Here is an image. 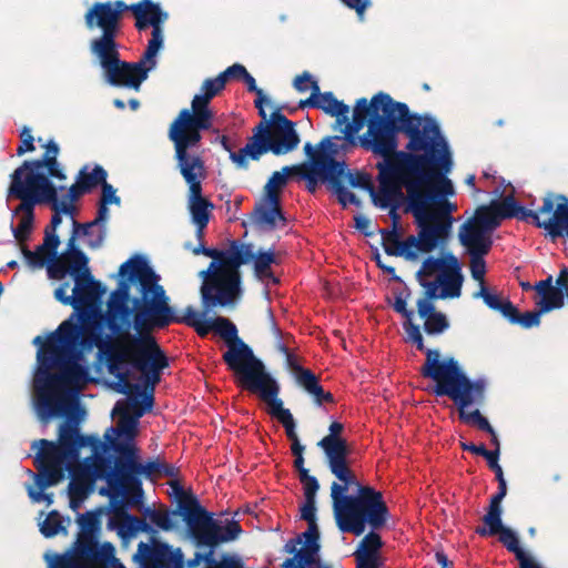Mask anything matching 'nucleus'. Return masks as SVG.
I'll return each instance as SVG.
<instances>
[{
	"mask_svg": "<svg viewBox=\"0 0 568 568\" xmlns=\"http://www.w3.org/2000/svg\"><path fill=\"white\" fill-rule=\"evenodd\" d=\"M470 255V272L474 280L479 282L481 286L485 284L486 262L485 254H469Z\"/></svg>",
	"mask_w": 568,
	"mask_h": 568,
	"instance_id": "55",
	"label": "nucleus"
},
{
	"mask_svg": "<svg viewBox=\"0 0 568 568\" xmlns=\"http://www.w3.org/2000/svg\"><path fill=\"white\" fill-rule=\"evenodd\" d=\"M109 525L124 542L134 538L140 531H150V527L145 521L130 514H122L111 518Z\"/></svg>",
	"mask_w": 568,
	"mask_h": 568,
	"instance_id": "40",
	"label": "nucleus"
},
{
	"mask_svg": "<svg viewBox=\"0 0 568 568\" xmlns=\"http://www.w3.org/2000/svg\"><path fill=\"white\" fill-rule=\"evenodd\" d=\"M79 437L85 442L82 447L91 448V456L84 458L83 463L73 467L72 479L69 484L70 507L78 510L82 503L93 491L94 484L98 479L105 478L109 470V463L102 457L106 452V445L95 436H83L79 433Z\"/></svg>",
	"mask_w": 568,
	"mask_h": 568,
	"instance_id": "20",
	"label": "nucleus"
},
{
	"mask_svg": "<svg viewBox=\"0 0 568 568\" xmlns=\"http://www.w3.org/2000/svg\"><path fill=\"white\" fill-rule=\"evenodd\" d=\"M134 372H139L138 369H132L128 374V383L130 388L128 392H120L121 394L128 395L126 399L118 400L112 409V414L116 413H125L131 416H136V418H141L148 410H150L153 406V393L155 389V384L153 387L146 383L145 376L143 373L141 374V384H134L131 382V376Z\"/></svg>",
	"mask_w": 568,
	"mask_h": 568,
	"instance_id": "26",
	"label": "nucleus"
},
{
	"mask_svg": "<svg viewBox=\"0 0 568 568\" xmlns=\"http://www.w3.org/2000/svg\"><path fill=\"white\" fill-rule=\"evenodd\" d=\"M545 312H540V308L538 307L537 311L532 312H526L524 314H520L518 312V316L515 320V324H520L525 328H530L534 326H538L540 323V316Z\"/></svg>",
	"mask_w": 568,
	"mask_h": 568,
	"instance_id": "58",
	"label": "nucleus"
},
{
	"mask_svg": "<svg viewBox=\"0 0 568 568\" xmlns=\"http://www.w3.org/2000/svg\"><path fill=\"white\" fill-rule=\"evenodd\" d=\"M178 507L190 538L199 548L206 547L215 552V547L236 539L242 531L237 521L215 518L214 514L207 511L194 496L183 494ZM176 516V511L166 509H146L144 513L145 519L151 525L164 531H171L178 527Z\"/></svg>",
	"mask_w": 568,
	"mask_h": 568,
	"instance_id": "9",
	"label": "nucleus"
},
{
	"mask_svg": "<svg viewBox=\"0 0 568 568\" xmlns=\"http://www.w3.org/2000/svg\"><path fill=\"white\" fill-rule=\"evenodd\" d=\"M371 108V104L368 105L366 99H359L356 102V105L354 108L353 112V121L352 123H347L345 126V135L346 140L352 144H356V134L361 131V129L364 125L365 119L368 114V111Z\"/></svg>",
	"mask_w": 568,
	"mask_h": 568,
	"instance_id": "45",
	"label": "nucleus"
},
{
	"mask_svg": "<svg viewBox=\"0 0 568 568\" xmlns=\"http://www.w3.org/2000/svg\"><path fill=\"white\" fill-rule=\"evenodd\" d=\"M129 298L130 288L124 282L120 283L119 287L110 295L104 316H106L108 326L113 334H118L121 326L130 322L132 312L129 307Z\"/></svg>",
	"mask_w": 568,
	"mask_h": 568,
	"instance_id": "30",
	"label": "nucleus"
},
{
	"mask_svg": "<svg viewBox=\"0 0 568 568\" xmlns=\"http://www.w3.org/2000/svg\"><path fill=\"white\" fill-rule=\"evenodd\" d=\"M499 541L510 551L516 555V557L521 561L523 558H526L523 549L519 545V539L517 535L509 528L505 527L501 531H499Z\"/></svg>",
	"mask_w": 568,
	"mask_h": 568,
	"instance_id": "52",
	"label": "nucleus"
},
{
	"mask_svg": "<svg viewBox=\"0 0 568 568\" xmlns=\"http://www.w3.org/2000/svg\"><path fill=\"white\" fill-rule=\"evenodd\" d=\"M314 84H317V82L307 72L296 77L294 80V88L300 92H306L308 90L314 92Z\"/></svg>",
	"mask_w": 568,
	"mask_h": 568,
	"instance_id": "61",
	"label": "nucleus"
},
{
	"mask_svg": "<svg viewBox=\"0 0 568 568\" xmlns=\"http://www.w3.org/2000/svg\"><path fill=\"white\" fill-rule=\"evenodd\" d=\"M131 10L135 18V27L139 31L152 28L151 39L146 47V59L158 57L159 51L163 47L162 23L166 19L159 4L152 3L150 0H143L138 4H132Z\"/></svg>",
	"mask_w": 568,
	"mask_h": 568,
	"instance_id": "25",
	"label": "nucleus"
},
{
	"mask_svg": "<svg viewBox=\"0 0 568 568\" xmlns=\"http://www.w3.org/2000/svg\"><path fill=\"white\" fill-rule=\"evenodd\" d=\"M336 193L338 201L342 203L343 206H346L348 204L359 205V201L357 200L356 195L348 189L341 186L337 189Z\"/></svg>",
	"mask_w": 568,
	"mask_h": 568,
	"instance_id": "63",
	"label": "nucleus"
},
{
	"mask_svg": "<svg viewBox=\"0 0 568 568\" xmlns=\"http://www.w3.org/2000/svg\"><path fill=\"white\" fill-rule=\"evenodd\" d=\"M59 153V146L55 142L50 141L45 145V153L42 160H36L34 162H42L41 168L48 172V175L58 180H64L65 175L60 168V163L57 160Z\"/></svg>",
	"mask_w": 568,
	"mask_h": 568,
	"instance_id": "46",
	"label": "nucleus"
},
{
	"mask_svg": "<svg viewBox=\"0 0 568 568\" xmlns=\"http://www.w3.org/2000/svg\"><path fill=\"white\" fill-rule=\"evenodd\" d=\"M371 108L367 131L356 139V143L365 151L381 158L394 155L400 130L409 138L406 146L409 151L436 150L438 125L433 119L410 115L405 103L395 102L385 93L373 97Z\"/></svg>",
	"mask_w": 568,
	"mask_h": 568,
	"instance_id": "5",
	"label": "nucleus"
},
{
	"mask_svg": "<svg viewBox=\"0 0 568 568\" xmlns=\"http://www.w3.org/2000/svg\"><path fill=\"white\" fill-rule=\"evenodd\" d=\"M301 517L307 521V530L304 531L303 535L297 539L290 540V542L286 544L285 548L288 552H294L297 545H302L301 548H312L313 550L315 547H320V532L316 524L315 499H305L303 506L301 507Z\"/></svg>",
	"mask_w": 568,
	"mask_h": 568,
	"instance_id": "32",
	"label": "nucleus"
},
{
	"mask_svg": "<svg viewBox=\"0 0 568 568\" xmlns=\"http://www.w3.org/2000/svg\"><path fill=\"white\" fill-rule=\"evenodd\" d=\"M105 182L106 172L102 166H83V169L79 172L75 183L72 184L64 194H62L61 210L67 213H72L74 211L73 203L80 196L91 192L99 185L102 186Z\"/></svg>",
	"mask_w": 568,
	"mask_h": 568,
	"instance_id": "29",
	"label": "nucleus"
},
{
	"mask_svg": "<svg viewBox=\"0 0 568 568\" xmlns=\"http://www.w3.org/2000/svg\"><path fill=\"white\" fill-rule=\"evenodd\" d=\"M79 346L84 349H99V357L105 362L109 373L118 381L116 392H128V374L132 369L143 373L152 387L161 381V374L169 366V359L156 341L130 333L119 334L114 339L105 333L108 320L97 311L83 310L79 313Z\"/></svg>",
	"mask_w": 568,
	"mask_h": 568,
	"instance_id": "3",
	"label": "nucleus"
},
{
	"mask_svg": "<svg viewBox=\"0 0 568 568\" xmlns=\"http://www.w3.org/2000/svg\"><path fill=\"white\" fill-rule=\"evenodd\" d=\"M557 206L562 207L564 215L561 220L564 221V236L568 237V197L561 194H555Z\"/></svg>",
	"mask_w": 568,
	"mask_h": 568,
	"instance_id": "64",
	"label": "nucleus"
},
{
	"mask_svg": "<svg viewBox=\"0 0 568 568\" xmlns=\"http://www.w3.org/2000/svg\"><path fill=\"white\" fill-rule=\"evenodd\" d=\"M562 215V207L556 204L555 193H549L544 197L542 205L538 211L525 209L516 202L510 193L504 195L501 201L495 200L489 205L479 207L470 222L491 234L503 220L517 217L544 229L551 237H560L564 236L565 230Z\"/></svg>",
	"mask_w": 568,
	"mask_h": 568,
	"instance_id": "12",
	"label": "nucleus"
},
{
	"mask_svg": "<svg viewBox=\"0 0 568 568\" xmlns=\"http://www.w3.org/2000/svg\"><path fill=\"white\" fill-rule=\"evenodd\" d=\"M300 106L302 109L307 106L320 109L332 116H343L344 119L347 118L349 112V108L338 101L332 92L321 93L318 84H314V92L311 93L308 99L301 101Z\"/></svg>",
	"mask_w": 568,
	"mask_h": 568,
	"instance_id": "33",
	"label": "nucleus"
},
{
	"mask_svg": "<svg viewBox=\"0 0 568 568\" xmlns=\"http://www.w3.org/2000/svg\"><path fill=\"white\" fill-rule=\"evenodd\" d=\"M258 222L267 227H275L280 223H284L285 219L280 209V201L273 202L272 200L265 197L264 203H262L256 210Z\"/></svg>",
	"mask_w": 568,
	"mask_h": 568,
	"instance_id": "44",
	"label": "nucleus"
},
{
	"mask_svg": "<svg viewBox=\"0 0 568 568\" xmlns=\"http://www.w3.org/2000/svg\"><path fill=\"white\" fill-rule=\"evenodd\" d=\"M88 263L83 252L71 248L47 265V273L51 280H62L67 274L73 276L72 294H68L70 284L64 283L54 291V297L64 305H72L79 313L95 305L102 294L101 285L93 280Z\"/></svg>",
	"mask_w": 568,
	"mask_h": 568,
	"instance_id": "15",
	"label": "nucleus"
},
{
	"mask_svg": "<svg viewBox=\"0 0 568 568\" xmlns=\"http://www.w3.org/2000/svg\"><path fill=\"white\" fill-rule=\"evenodd\" d=\"M119 274L128 276L130 281H138L140 284L141 298L134 300L133 324L138 334L156 341L151 332L155 328H164L171 323L183 322V318L175 316L174 311L168 303L164 288L159 284L160 276L142 258L133 257L123 263Z\"/></svg>",
	"mask_w": 568,
	"mask_h": 568,
	"instance_id": "10",
	"label": "nucleus"
},
{
	"mask_svg": "<svg viewBox=\"0 0 568 568\" xmlns=\"http://www.w3.org/2000/svg\"><path fill=\"white\" fill-rule=\"evenodd\" d=\"M534 290L537 294L535 303L540 312L547 313L564 306L565 295L560 292V287H554L552 276L537 282Z\"/></svg>",
	"mask_w": 568,
	"mask_h": 568,
	"instance_id": "35",
	"label": "nucleus"
},
{
	"mask_svg": "<svg viewBox=\"0 0 568 568\" xmlns=\"http://www.w3.org/2000/svg\"><path fill=\"white\" fill-rule=\"evenodd\" d=\"M287 362L294 372L297 384L314 397V400L317 405L334 402L332 393L325 392L323 389L318 377L311 369L304 368L297 364L296 359L291 354L287 355Z\"/></svg>",
	"mask_w": 568,
	"mask_h": 568,
	"instance_id": "31",
	"label": "nucleus"
},
{
	"mask_svg": "<svg viewBox=\"0 0 568 568\" xmlns=\"http://www.w3.org/2000/svg\"><path fill=\"white\" fill-rule=\"evenodd\" d=\"M343 428L341 423L333 422L329 434L318 445L327 457L332 474L341 481H334L331 487L336 524L341 531L359 536L365 531L366 524L373 529L382 528L386 524L388 509L382 493L372 487H361L356 496L346 495L358 483L346 463L347 445L339 437Z\"/></svg>",
	"mask_w": 568,
	"mask_h": 568,
	"instance_id": "4",
	"label": "nucleus"
},
{
	"mask_svg": "<svg viewBox=\"0 0 568 568\" xmlns=\"http://www.w3.org/2000/svg\"><path fill=\"white\" fill-rule=\"evenodd\" d=\"M336 140L339 138L324 139L317 150H314L311 143L305 144V152L310 156L311 163L305 168L304 178L310 183H316L317 180L336 181L344 175L345 162L335 159L338 154Z\"/></svg>",
	"mask_w": 568,
	"mask_h": 568,
	"instance_id": "24",
	"label": "nucleus"
},
{
	"mask_svg": "<svg viewBox=\"0 0 568 568\" xmlns=\"http://www.w3.org/2000/svg\"><path fill=\"white\" fill-rule=\"evenodd\" d=\"M475 296L481 297L490 308L496 311L503 302V300L497 294L490 293L485 284L481 285L479 292Z\"/></svg>",
	"mask_w": 568,
	"mask_h": 568,
	"instance_id": "59",
	"label": "nucleus"
},
{
	"mask_svg": "<svg viewBox=\"0 0 568 568\" xmlns=\"http://www.w3.org/2000/svg\"><path fill=\"white\" fill-rule=\"evenodd\" d=\"M300 481L303 485V493L305 499H315L316 493L318 490V481L314 476L308 474V470H303L302 476H300Z\"/></svg>",
	"mask_w": 568,
	"mask_h": 568,
	"instance_id": "56",
	"label": "nucleus"
},
{
	"mask_svg": "<svg viewBox=\"0 0 568 568\" xmlns=\"http://www.w3.org/2000/svg\"><path fill=\"white\" fill-rule=\"evenodd\" d=\"M128 9L129 7L122 1L98 2L87 12V27L102 30V36L91 41L90 49L92 53L119 45L116 37L120 32V21L122 13Z\"/></svg>",
	"mask_w": 568,
	"mask_h": 568,
	"instance_id": "23",
	"label": "nucleus"
},
{
	"mask_svg": "<svg viewBox=\"0 0 568 568\" xmlns=\"http://www.w3.org/2000/svg\"><path fill=\"white\" fill-rule=\"evenodd\" d=\"M183 323L192 326L200 336L207 335L211 331L217 333L225 342L226 346L232 342H239L236 326L225 317H216L209 320L204 312H197L192 307H187L183 316Z\"/></svg>",
	"mask_w": 568,
	"mask_h": 568,
	"instance_id": "28",
	"label": "nucleus"
},
{
	"mask_svg": "<svg viewBox=\"0 0 568 568\" xmlns=\"http://www.w3.org/2000/svg\"><path fill=\"white\" fill-rule=\"evenodd\" d=\"M134 560L140 568H184V555L180 548L165 544L148 545L140 542Z\"/></svg>",
	"mask_w": 568,
	"mask_h": 568,
	"instance_id": "27",
	"label": "nucleus"
},
{
	"mask_svg": "<svg viewBox=\"0 0 568 568\" xmlns=\"http://www.w3.org/2000/svg\"><path fill=\"white\" fill-rule=\"evenodd\" d=\"M417 280L425 288L426 297L454 300L462 295L464 276L462 263L449 252L428 256L417 272Z\"/></svg>",
	"mask_w": 568,
	"mask_h": 568,
	"instance_id": "17",
	"label": "nucleus"
},
{
	"mask_svg": "<svg viewBox=\"0 0 568 568\" xmlns=\"http://www.w3.org/2000/svg\"><path fill=\"white\" fill-rule=\"evenodd\" d=\"M404 328L406 331V334H407V337L408 339L416 345V347L419 349V351H424L425 352V355L427 356V352L430 351V352H436V349H430V348H425L424 346V342H423V336H422V333L419 331V327L414 325L413 324V321L410 322H405L404 323ZM438 354H440L438 351H437ZM442 356V355H439ZM452 357H449L448 359H450ZM440 359L443 361H446L447 358H443L440 357ZM425 362H427V358L425 359ZM426 363L423 364L422 368H420V374L424 376L423 374V368L425 366Z\"/></svg>",
	"mask_w": 568,
	"mask_h": 568,
	"instance_id": "51",
	"label": "nucleus"
},
{
	"mask_svg": "<svg viewBox=\"0 0 568 568\" xmlns=\"http://www.w3.org/2000/svg\"><path fill=\"white\" fill-rule=\"evenodd\" d=\"M197 241L199 245L192 250L193 254H204L214 260L206 271L200 273L203 278L201 286L203 307L210 311L216 306L234 303L242 292L239 267L253 258V245L234 241L229 248L219 251L205 247L204 239Z\"/></svg>",
	"mask_w": 568,
	"mask_h": 568,
	"instance_id": "8",
	"label": "nucleus"
},
{
	"mask_svg": "<svg viewBox=\"0 0 568 568\" xmlns=\"http://www.w3.org/2000/svg\"><path fill=\"white\" fill-rule=\"evenodd\" d=\"M119 47L93 52L104 71L105 80L113 87H124L138 91L148 73L156 67V57L146 59V50L138 62L120 59Z\"/></svg>",
	"mask_w": 568,
	"mask_h": 568,
	"instance_id": "22",
	"label": "nucleus"
},
{
	"mask_svg": "<svg viewBox=\"0 0 568 568\" xmlns=\"http://www.w3.org/2000/svg\"><path fill=\"white\" fill-rule=\"evenodd\" d=\"M425 378L435 383L437 396H448L458 407L460 419L491 436V444L499 450V440L487 418L478 409L468 412L471 405L480 404L485 396L486 383L483 379L470 381L454 358L443 361L437 352H427V362L423 368Z\"/></svg>",
	"mask_w": 568,
	"mask_h": 568,
	"instance_id": "7",
	"label": "nucleus"
},
{
	"mask_svg": "<svg viewBox=\"0 0 568 568\" xmlns=\"http://www.w3.org/2000/svg\"><path fill=\"white\" fill-rule=\"evenodd\" d=\"M22 254L28 265L32 268H41L45 261L52 257L42 245H39L34 251L22 247Z\"/></svg>",
	"mask_w": 568,
	"mask_h": 568,
	"instance_id": "53",
	"label": "nucleus"
},
{
	"mask_svg": "<svg viewBox=\"0 0 568 568\" xmlns=\"http://www.w3.org/2000/svg\"><path fill=\"white\" fill-rule=\"evenodd\" d=\"M434 298L424 297L417 301L419 316L424 320V328L428 334H440L448 327L446 316L435 311Z\"/></svg>",
	"mask_w": 568,
	"mask_h": 568,
	"instance_id": "39",
	"label": "nucleus"
},
{
	"mask_svg": "<svg viewBox=\"0 0 568 568\" xmlns=\"http://www.w3.org/2000/svg\"><path fill=\"white\" fill-rule=\"evenodd\" d=\"M33 209L34 204L29 203H20V205L14 210V216L18 220L16 226L12 225V232L14 239L22 243L24 242L31 231L33 225Z\"/></svg>",
	"mask_w": 568,
	"mask_h": 568,
	"instance_id": "43",
	"label": "nucleus"
},
{
	"mask_svg": "<svg viewBox=\"0 0 568 568\" xmlns=\"http://www.w3.org/2000/svg\"><path fill=\"white\" fill-rule=\"evenodd\" d=\"M61 530H64L63 519L57 511H51L40 524V531L47 538L58 535Z\"/></svg>",
	"mask_w": 568,
	"mask_h": 568,
	"instance_id": "50",
	"label": "nucleus"
},
{
	"mask_svg": "<svg viewBox=\"0 0 568 568\" xmlns=\"http://www.w3.org/2000/svg\"><path fill=\"white\" fill-rule=\"evenodd\" d=\"M120 416L116 427H111L104 435L105 440L118 454L114 468L106 476V487L100 494L108 496L113 505H131L142 497L139 475L153 476L160 474L164 467L158 462L141 464L134 437L138 432L139 419L125 413L112 414Z\"/></svg>",
	"mask_w": 568,
	"mask_h": 568,
	"instance_id": "6",
	"label": "nucleus"
},
{
	"mask_svg": "<svg viewBox=\"0 0 568 568\" xmlns=\"http://www.w3.org/2000/svg\"><path fill=\"white\" fill-rule=\"evenodd\" d=\"M459 237L469 254H487L493 243L490 233L471 222L463 226Z\"/></svg>",
	"mask_w": 568,
	"mask_h": 568,
	"instance_id": "34",
	"label": "nucleus"
},
{
	"mask_svg": "<svg viewBox=\"0 0 568 568\" xmlns=\"http://www.w3.org/2000/svg\"><path fill=\"white\" fill-rule=\"evenodd\" d=\"M225 84L220 74L216 78L206 79L201 92L192 99L191 109L180 111L169 129V139L174 148L203 150L202 132L211 131L215 119L210 103L225 88Z\"/></svg>",
	"mask_w": 568,
	"mask_h": 568,
	"instance_id": "14",
	"label": "nucleus"
},
{
	"mask_svg": "<svg viewBox=\"0 0 568 568\" xmlns=\"http://www.w3.org/2000/svg\"><path fill=\"white\" fill-rule=\"evenodd\" d=\"M220 143L222 145V148L229 152L230 154V159L231 161L240 169H246L248 166V160H251L250 158V154H245L244 158H243V161L245 162L244 164H241L240 161L237 160L239 158V154L242 153V151L244 150V148L240 149L239 151H234L233 150V146L232 144L230 143L229 141V138L225 136V135H222L220 138Z\"/></svg>",
	"mask_w": 568,
	"mask_h": 568,
	"instance_id": "57",
	"label": "nucleus"
},
{
	"mask_svg": "<svg viewBox=\"0 0 568 568\" xmlns=\"http://www.w3.org/2000/svg\"><path fill=\"white\" fill-rule=\"evenodd\" d=\"M201 564L204 565V568H245L239 556L223 554L220 559H216L212 549L205 552L196 551L194 557L186 561V567L195 568Z\"/></svg>",
	"mask_w": 568,
	"mask_h": 568,
	"instance_id": "37",
	"label": "nucleus"
},
{
	"mask_svg": "<svg viewBox=\"0 0 568 568\" xmlns=\"http://www.w3.org/2000/svg\"><path fill=\"white\" fill-rule=\"evenodd\" d=\"M73 318L74 315L63 321L44 342L41 336L33 339L40 346L33 407L43 422L73 412L79 405L77 395L92 381L90 367L79 349V329Z\"/></svg>",
	"mask_w": 568,
	"mask_h": 568,
	"instance_id": "2",
	"label": "nucleus"
},
{
	"mask_svg": "<svg viewBox=\"0 0 568 568\" xmlns=\"http://www.w3.org/2000/svg\"><path fill=\"white\" fill-rule=\"evenodd\" d=\"M280 387H275L261 399L268 406V414L276 418L285 428L286 436L293 440L298 438L295 432V422L290 409L283 407V402L278 398Z\"/></svg>",
	"mask_w": 568,
	"mask_h": 568,
	"instance_id": "36",
	"label": "nucleus"
},
{
	"mask_svg": "<svg viewBox=\"0 0 568 568\" xmlns=\"http://www.w3.org/2000/svg\"><path fill=\"white\" fill-rule=\"evenodd\" d=\"M434 151H395L376 164L378 189L374 203L390 209L394 225L382 231L386 253L416 261L430 253L449 236L456 205L445 199L455 193L443 173L452 170L448 144L437 126Z\"/></svg>",
	"mask_w": 568,
	"mask_h": 568,
	"instance_id": "1",
	"label": "nucleus"
},
{
	"mask_svg": "<svg viewBox=\"0 0 568 568\" xmlns=\"http://www.w3.org/2000/svg\"><path fill=\"white\" fill-rule=\"evenodd\" d=\"M294 171V168L285 166L282 171L274 172L265 185V197L273 202L280 201V192L286 185L290 175Z\"/></svg>",
	"mask_w": 568,
	"mask_h": 568,
	"instance_id": "47",
	"label": "nucleus"
},
{
	"mask_svg": "<svg viewBox=\"0 0 568 568\" xmlns=\"http://www.w3.org/2000/svg\"><path fill=\"white\" fill-rule=\"evenodd\" d=\"M201 564L204 565V568H245L239 556L223 554L220 559H216L212 549L205 552L196 551L194 557L186 561V567L195 568Z\"/></svg>",
	"mask_w": 568,
	"mask_h": 568,
	"instance_id": "38",
	"label": "nucleus"
},
{
	"mask_svg": "<svg viewBox=\"0 0 568 568\" xmlns=\"http://www.w3.org/2000/svg\"><path fill=\"white\" fill-rule=\"evenodd\" d=\"M42 162L26 161L11 175L9 197L21 200V203H48L61 210L62 195L48 179V172L41 168Z\"/></svg>",
	"mask_w": 568,
	"mask_h": 568,
	"instance_id": "21",
	"label": "nucleus"
},
{
	"mask_svg": "<svg viewBox=\"0 0 568 568\" xmlns=\"http://www.w3.org/2000/svg\"><path fill=\"white\" fill-rule=\"evenodd\" d=\"M85 442L79 437L77 423L67 422L60 426L58 442L40 439L32 447L39 446L34 463L39 471L36 475V485L39 490L28 487V495L33 503H42L45 498L44 489L58 484L64 471H71L80 458V449Z\"/></svg>",
	"mask_w": 568,
	"mask_h": 568,
	"instance_id": "11",
	"label": "nucleus"
},
{
	"mask_svg": "<svg viewBox=\"0 0 568 568\" xmlns=\"http://www.w3.org/2000/svg\"><path fill=\"white\" fill-rule=\"evenodd\" d=\"M108 205L99 203L97 217L93 221L85 223L81 226L83 229L84 234H88L93 229H99L97 236L93 240H90V246L97 247L102 243L104 236L103 223L108 220Z\"/></svg>",
	"mask_w": 568,
	"mask_h": 568,
	"instance_id": "49",
	"label": "nucleus"
},
{
	"mask_svg": "<svg viewBox=\"0 0 568 568\" xmlns=\"http://www.w3.org/2000/svg\"><path fill=\"white\" fill-rule=\"evenodd\" d=\"M223 361L234 373L239 384L246 390L257 394L260 398L278 386L266 372L262 361L255 357L242 339L227 346Z\"/></svg>",
	"mask_w": 568,
	"mask_h": 568,
	"instance_id": "19",
	"label": "nucleus"
},
{
	"mask_svg": "<svg viewBox=\"0 0 568 568\" xmlns=\"http://www.w3.org/2000/svg\"><path fill=\"white\" fill-rule=\"evenodd\" d=\"M20 138H21V144L17 149L18 155H22L26 152H30V151L34 150L33 136L29 129H23V131L20 134Z\"/></svg>",
	"mask_w": 568,
	"mask_h": 568,
	"instance_id": "62",
	"label": "nucleus"
},
{
	"mask_svg": "<svg viewBox=\"0 0 568 568\" xmlns=\"http://www.w3.org/2000/svg\"><path fill=\"white\" fill-rule=\"evenodd\" d=\"M241 79H243L247 90L256 94V99L254 101L255 106L258 109L260 114L265 119L266 114L263 109V104L268 103V99L264 95L263 90L256 87L255 79L247 71H245Z\"/></svg>",
	"mask_w": 568,
	"mask_h": 568,
	"instance_id": "54",
	"label": "nucleus"
},
{
	"mask_svg": "<svg viewBox=\"0 0 568 568\" xmlns=\"http://www.w3.org/2000/svg\"><path fill=\"white\" fill-rule=\"evenodd\" d=\"M382 547L379 535L369 532L355 552L357 567L379 566L378 550Z\"/></svg>",
	"mask_w": 568,
	"mask_h": 568,
	"instance_id": "42",
	"label": "nucleus"
},
{
	"mask_svg": "<svg viewBox=\"0 0 568 568\" xmlns=\"http://www.w3.org/2000/svg\"><path fill=\"white\" fill-rule=\"evenodd\" d=\"M298 143L300 136L294 122L281 113H274L271 123H261L256 128L237 160L244 164V155L250 154L251 160L256 161L268 151L276 155L287 154L296 149Z\"/></svg>",
	"mask_w": 568,
	"mask_h": 568,
	"instance_id": "18",
	"label": "nucleus"
},
{
	"mask_svg": "<svg viewBox=\"0 0 568 568\" xmlns=\"http://www.w3.org/2000/svg\"><path fill=\"white\" fill-rule=\"evenodd\" d=\"M80 530L72 548L63 555L45 554L49 568H124L111 542L99 544L100 520L93 513L80 514Z\"/></svg>",
	"mask_w": 568,
	"mask_h": 568,
	"instance_id": "13",
	"label": "nucleus"
},
{
	"mask_svg": "<svg viewBox=\"0 0 568 568\" xmlns=\"http://www.w3.org/2000/svg\"><path fill=\"white\" fill-rule=\"evenodd\" d=\"M501 508L488 506L487 513L483 518L485 526L476 528V532L481 537H486L495 536L501 531L505 528L501 521Z\"/></svg>",
	"mask_w": 568,
	"mask_h": 568,
	"instance_id": "48",
	"label": "nucleus"
},
{
	"mask_svg": "<svg viewBox=\"0 0 568 568\" xmlns=\"http://www.w3.org/2000/svg\"><path fill=\"white\" fill-rule=\"evenodd\" d=\"M250 262H253L256 278L264 285H276L278 283V278L272 271V265L278 264L277 256L273 250L258 252L256 255L253 253V258Z\"/></svg>",
	"mask_w": 568,
	"mask_h": 568,
	"instance_id": "41",
	"label": "nucleus"
},
{
	"mask_svg": "<svg viewBox=\"0 0 568 568\" xmlns=\"http://www.w3.org/2000/svg\"><path fill=\"white\" fill-rule=\"evenodd\" d=\"M347 8L355 10L358 19L364 20L366 10L371 7V0H341Z\"/></svg>",
	"mask_w": 568,
	"mask_h": 568,
	"instance_id": "60",
	"label": "nucleus"
},
{
	"mask_svg": "<svg viewBox=\"0 0 568 568\" xmlns=\"http://www.w3.org/2000/svg\"><path fill=\"white\" fill-rule=\"evenodd\" d=\"M174 158L189 185L187 209L196 239L202 241L214 209V204L202 195V182L206 179L204 150L174 148Z\"/></svg>",
	"mask_w": 568,
	"mask_h": 568,
	"instance_id": "16",
	"label": "nucleus"
}]
</instances>
